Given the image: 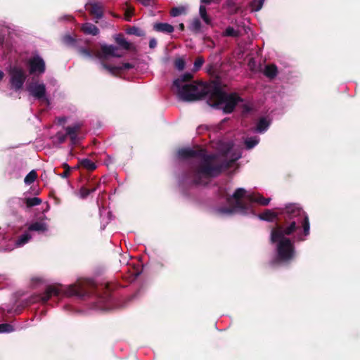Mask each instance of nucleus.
<instances>
[{
	"mask_svg": "<svg viewBox=\"0 0 360 360\" xmlns=\"http://www.w3.org/2000/svg\"><path fill=\"white\" fill-rule=\"evenodd\" d=\"M192 77V74L185 73L173 82V90L182 100L194 101L208 96V104L213 108L222 110L226 113L232 112L236 105L241 101L237 94H226L217 81L209 84L196 82L187 83Z\"/></svg>",
	"mask_w": 360,
	"mask_h": 360,
	"instance_id": "f257e3e1",
	"label": "nucleus"
},
{
	"mask_svg": "<svg viewBox=\"0 0 360 360\" xmlns=\"http://www.w3.org/2000/svg\"><path fill=\"white\" fill-rule=\"evenodd\" d=\"M288 225L278 226L271 231V240L277 243L278 257L281 261L288 262L295 256L292 243L286 238L293 234L297 240H304L309 234V222L306 213L298 206L290 205L285 207Z\"/></svg>",
	"mask_w": 360,
	"mask_h": 360,
	"instance_id": "f03ea898",
	"label": "nucleus"
},
{
	"mask_svg": "<svg viewBox=\"0 0 360 360\" xmlns=\"http://www.w3.org/2000/svg\"><path fill=\"white\" fill-rule=\"evenodd\" d=\"M223 156L227 160L221 163L222 157L220 155H205L202 150L198 151L189 148H181L178 150L179 158H195L198 165L192 169L193 181L198 184H205L209 178L218 175L223 168L228 167L231 163L238 160L241 155L240 151H236L233 145L227 143L222 149Z\"/></svg>",
	"mask_w": 360,
	"mask_h": 360,
	"instance_id": "7ed1b4c3",
	"label": "nucleus"
},
{
	"mask_svg": "<svg viewBox=\"0 0 360 360\" xmlns=\"http://www.w3.org/2000/svg\"><path fill=\"white\" fill-rule=\"evenodd\" d=\"M221 196L226 198L228 207H220L219 213L222 215L231 214L233 212L248 213L250 210V203L256 202L262 205H267L271 199L265 198L259 194H248L242 188H238L232 195L226 191L221 192Z\"/></svg>",
	"mask_w": 360,
	"mask_h": 360,
	"instance_id": "20e7f679",
	"label": "nucleus"
},
{
	"mask_svg": "<svg viewBox=\"0 0 360 360\" xmlns=\"http://www.w3.org/2000/svg\"><path fill=\"white\" fill-rule=\"evenodd\" d=\"M88 284V282H82L68 287L49 286L41 297V300L45 303L52 297H58L61 294L66 296L84 297L89 295V290L87 289Z\"/></svg>",
	"mask_w": 360,
	"mask_h": 360,
	"instance_id": "39448f33",
	"label": "nucleus"
},
{
	"mask_svg": "<svg viewBox=\"0 0 360 360\" xmlns=\"http://www.w3.org/2000/svg\"><path fill=\"white\" fill-rule=\"evenodd\" d=\"M123 56V52L117 46L112 45H103L97 57L101 60L102 66L111 74H116L122 70H129L132 65L129 63H124L117 65L107 64L105 60L110 58H120Z\"/></svg>",
	"mask_w": 360,
	"mask_h": 360,
	"instance_id": "423d86ee",
	"label": "nucleus"
},
{
	"mask_svg": "<svg viewBox=\"0 0 360 360\" xmlns=\"http://www.w3.org/2000/svg\"><path fill=\"white\" fill-rule=\"evenodd\" d=\"M10 83L15 90H19L22 87L26 76L24 70L22 68L14 66L9 70Z\"/></svg>",
	"mask_w": 360,
	"mask_h": 360,
	"instance_id": "0eeeda50",
	"label": "nucleus"
},
{
	"mask_svg": "<svg viewBox=\"0 0 360 360\" xmlns=\"http://www.w3.org/2000/svg\"><path fill=\"white\" fill-rule=\"evenodd\" d=\"M27 91L36 99L49 103L46 95V86L43 83L32 82L28 85Z\"/></svg>",
	"mask_w": 360,
	"mask_h": 360,
	"instance_id": "6e6552de",
	"label": "nucleus"
},
{
	"mask_svg": "<svg viewBox=\"0 0 360 360\" xmlns=\"http://www.w3.org/2000/svg\"><path fill=\"white\" fill-rule=\"evenodd\" d=\"M30 73L33 75H41L45 71V63L39 56H34L28 60Z\"/></svg>",
	"mask_w": 360,
	"mask_h": 360,
	"instance_id": "1a4fd4ad",
	"label": "nucleus"
},
{
	"mask_svg": "<svg viewBox=\"0 0 360 360\" xmlns=\"http://www.w3.org/2000/svg\"><path fill=\"white\" fill-rule=\"evenodd\" d=\"M80 127L81 125L77 123L66 128V133L70 136L71 142L74 145L77 144L79 141L77 132Z\"/></svg>",
	"mask_w": 360,
	"mask_h": 360,
	"instance_id": "9d476101",
	"label": "nucleus"
},
{
	"mask_svg": "<svg viewBox=\"0 0 360 360\" xmlns=\"http://www.w3.org/2000/svg\"><path fill=\"white\" fill-rule=\"evenodd\" d=\"M86 9L95 16L96 19H99L103 15V9L100 4L88 3L86 4Z\"/></svg>",
	"mask_w": 360,
	"mask_h": 360,
	"instance_id": "9b49d317",
	"label": "nucleus"
},
{
	"mask_svg": "<svg viewBox=\"0 0 360 360\" xmlns=\"http://www.w3.org/2000/svg\"><path fill=\"white\" fill-rule=\"evenodd\" d=\"M199 15H200V18H202V20H203V22L206 25L212 26V27L213 26L212 18L207 14V10H206V7L204 5H202V4H201L200 6V8H199Z\"/></svg>",
	"mask_w": 360,
	"mask_h": 360,
	"instance_id": "f8f14e48",
	"label": "nucleus"
},
{
	"mask_svg": "<svg viewBox=\"0 0 360 360\" xmlns=\"http://www.w3.org/2000/svg\"><path fill=\"white\" fill-rule=\"evenodd\" d=\"M155 30L165 33H172L174 32V27L168 23H156L154 25Z\"/></svg>",
	"mask_w": 360,
	"mask_h": 360,
	"instance_id": "ddd939ff",
	"label": "nucleus"
},
{
	"mask_svg": "<svg viewBox=\"0 0 360 360\" xmlns=\"http://www.w3.org/2000/svg\"><path fill=\"white\" fill-rule=\"evenodd\" d=\"M240 34V30L239 27H233L229 26L227 27L224 31L221 33L222 37H238Z\"/></svg>",
	"mask_w": 360,
	"mask_h": 360,
	"instance_id": "4468645a",
	"label": "nucleus"
},
{
	"mask_svg": "<svg viewBox=\"0 0 360 360\" xmlns=\"http://www.w3.org/2000/svg\"><path fill=\"white\" fill-rule=\"evenodd\" d=\"M82 31L87 34L97 35L99 32L98 29L93 24L86 22L82 26Z\"/></svg>",
	"mask_w": 360,
	"mask_h": 360,
	"instance_id": "2eb2a0df",
	"label": "nucleus"
},
{
	"mask_svg": "<svg viewBox=\"0 0 360 360\" xmlns=\"http://www.w3.org/2000/svg\"><path fill=\"white\" fill-rule=\"evenodd\" d=\"M189 30L195 33H199L202 30V23L199 18H194L190 22L188 26Z\"/></svg>",
	"mask_w": 360,
	"mask_h": 360,
	"instance_id": "dca6fc26",
	"label": "nucleus"
},
{
	"mask_svg": "<svg viewBox=\"0 0 360 360\" xmlns=\"http://www.w3.org/2000/svg\"><path fill=\"white\" fill-rule=\"evenodd\" d=\"M47 230L46 224L41 221H37L30 224L28 227L29 231L44 232Z\"/></svg>",
	"mask_w": 360,
	"mask_h": 360,
	"instance_id": "f3484780",
	"label": "nucleus"
},
{
	"mask_svg": "<svg viewBox=\"0 0 360 360\" xmlns=\"http://www.w3.org/2000/svg\"><path fill=\"white\" fill-rule=\"evenodd\" d=\"M270 124V121L266 118H261L256 127V131L259 133L265 131Z\"/></svg>",
	"mask_w": 360,
	"mask_h": 360,
	"instance_id": "a211bd4d",
	"label": "nucleus"
},
{
	"mask_svg": "<svg viewBox=\"0 0 360 360\" xmlns=\"http://www.w3.org/2000/svg\"><path fill=\"white\" fill-rule=\"evenodd\" d=\"M32 238V236L30 233V231L25 232L24 234L20 236V238L17 240L15 245L16 247H21L28 243V241Z\"/></svg>",
	"mask_w": 360,
	"mask_h": 360,
	"instance_id": "6ab92c4d",
	"label": "nucleus"
},
{
	"mask_svg": "<svg viewBox=\"0 0 360 360\" xmlns=\"http://www.w3.org/2000/svg\"><path fill=\"white\" fill-rule=\"evenodd\" d=\"M277 74V68L274 65H268L264 68V75L270 78L274 77Z\"/></svg>",
	"mask_w": 360,
	"mask_h": 360,
	"instance_id": "aec40b11",
	"label": "nucleus"
},
{
	"mask_svg": "<svg viewBox=\"0 0 360 360\" xmlns=\"http://www.w3.org/2000/svg\"><path fill=\"white\" fill-rule=\"evenodd\" d=\"M259 218L262 220L273 221L276 219V214L271 210H266L259 215Z\"/></svg>",
	"mask_w": 360,
	"mask_h": 360,
	"instance_id": "412c9836",
	"label": "nucleus"
},
{
	"mask_svg": "<svg viewBox=\"0 0 360 360\" xmlns=\"http://www.w3.org/2000/svg\"><path fill=\"white\" fill-rule=\"evenodd\" d=\"M79 165L84 168L91 171L95 169L96 167L95 163L89 159L81 160L79 161Z\"/></svg>",
	"mask_w": 360,
	"mask_h": 360,
	"instance_id": "4be33fe9",
	"label": "nucleus"
},
{
	"mask_svg": "<svg viewBox=\"0 0 360 360\" xmlns=\"http://www.w3.org/2000/svg\"><path fill=\"white\" fill-rule=\"evenodd\" d=\"M187 8L186 6H181L179 7H174L172 8L170 11V14L173 17H176L186 13Z\"/></svg>",
	"mask_w": 360,
	"mask_h": 360,
	"instance_id": "5701e85b",
	"label": "nucleus"
},
{
	"mask_svg": "<svg viewBox=\"0 0 360 360\" xmlns=\"http://www.w3.org/2000/svg\"><path fill=\"white\" fill-rule=\"evenodd\" d=\"M259 139L257 136L247 138L245 140V144L248 149H251L258 144Z\"/></svg>",
	"mask_w": 360,
	"mask_h": 360,
	"instance_id": "b1692460",
	"label": "nucleus"
},
{
	"mask_svg": "<svg viewBox=\"0 0 360 360\" xmlns=\"http://www.w3.org/2000/svg\"><path fill=\"white\" fill-rule=\"evenodd\" d=\"M115 41L118 45L125 50H128L130 48V44L122 36L118 35L115 37Z\"/></svg>",
	"mask_w": 360,
	"mask_h": 360,
	"instance_id": "393cba45",
	"label": "nucleus"
},
{
	"mask_svg": "<svg viewBox=\"0 0 360 360\" xmlns=\"http://www.w3.org/2000/svg\"><path fill=\"white\" fill-rule=\"evenodd\" d=\"M37 177V172L34 170H32L25 178L24 181L27 185H30L33 183Z\"/></svg>",
	"mask_w": 360,
	"mask_h": 360,
	"instance_id": "a878e982",
	"label": "nucleus"
},
{
	"mask_svg": "<svg viewBox=\"0 0 360 360\" xmlns=\"http://www.w3.org/2000/svg\"><path fill=\"white\" fill-rule=\"evenodd\" d=\"M264 2V0H252L250 4L251 10L252 11H259L262 8Z\"/></svg>",
	"mask_w": 360,
	"mask_h": 360,
	"instance_id": "bb28decb",
	"label": "nucleus"
},
{
	"mask_svg": "<svg viewBox=\"0 0 360 360\" xmlns=\"http://www.w3.org/2000/svg\"><path fill=\"white\" fill-rule=\"evenodd\" d=\"M41 200L39 198L34 197L27 198L26 200V205L27 207H33L41 204Z\"/></svg>",
	"mask_w": 360,
	"mask_h": 360,
	"instance_id": "cd10ccee",
	"label": "nucleus"
},
{
	"mask_svg": "<svg viewBox=\"0 0 360 360\" xmlns=\"http://www.w3.org/2000/svg\"><path fill=\"white\" fill-rule=\"evenodd\" d=\"M13 328L11 325L8 323L0 324V333H9L13 330Z\"/></svg>",
	"mask_w": 360,
	"mask_h": 360,
	"instance_id": "c85d7f7f",
	"label": "nucleus"
},
{
	"mask_svg": "<svg viewBox=\"0 0 360 360\" xmlns=\"http://www.w3.org/2000/svg\"><path fill=\"white\" fill-rule=\"evenodd\" d=\"M96 189H89L86 188H82L79 191V195L82 198L87 197L91 193L94 192Z\"/></svg>",
	"mask_w": 360,
	"mask_h": 360,
	"instance_id": "c756f323",
	"label": "nucleus"
},
{
	"mask_svg": "<svg viewBox=\"0 0 360 360\" xmlns=\"http://www.w3.org/2000/svg\"><path fill=\"white\" fill-rule=\"evenodd\" d=\"M174 65L176 68H177L179 70H181L185 67V61L181 58H178L174 61Z\"/></svg>",
	"mask_w": 360,
	"mask_h": 360,
	"instance_id": "7c9ffc66",
	"label": "nucleus"
},
{
	"mask_svg": "<svg viewBox=\"0 0 360 360\" xmlns=\"http://www.w3.org/2000/svg\"><path fill=\"white\" fill-rule=\"evenodd\" d=\"M204 63V59L202 57H198L194 62L193 70H198Z\"/></svg>",
	"mask_w": 360,
	"mask_h": 360,
	"instance_id": "2f4dec72",
	"label": "nucleus"
},
{
	"mask_svg": "<svg viewBox=\"0 0 360 360\" xmlns=\"http://www.w3.org/2000/svg\"><path fill=\"white\" fill-rule=\"evenodd\" d=\"M129 33L131 34L136 35V36H143L144 35L143 30H142L141 29L138 28V27L131 28Z\"/></svg>",
	"mask_w": 360,
	"mask_h": 360,
	"instance_id": "473e14b6",
	"label": "nucleus"
},
{
	"mask_svg": "<svg viewBox=\"0 0 360 360\" xmlns=\"http://www.w3.org/2000/svg\"><path fill=\"white\" fill-rule=\"evenodd\" d=\"M64 168L65 169V171L60 174V176L63 178H66L70 174V167L67 164H65Z\"/></svg>",
	"mask_w": 360,
	"mask_h": 360,
	"instance_id": "72a5a7b5",
	"label": "nucleus"
},
{
	"mask_svg": "<svg viewBox=\"0 0 360 360\" xmlns=\"http://www.w3.org/2000/svg\"><path fill=\"white\" fill-rule=\"evenodd\" d=\"M157 45V41L155 39H151L150 40V42H149V46L151 48V49H153Z\"/></svg>",
	"mask_w": 360,
	"mask_h": 360,
	"instance_id": "f704fd0d",
	"label": "nucleus"
},
{
	"mask_svg": "<svg viewBox=\"0 0 360 360\" xmlns=\"http://www.w3.org/2000/svg\"><path fill=\"white\" fill-rule=\"evenodd\" d=\"M81 53L82 55H84V56H86V57H91V53L88 50H86V49L81 50Z\"/></svg>",
	"mask_w": 360,
	"mask_h": 360,
	"instance_id": "c9c22d12",
	"label": "nucleus"
},
{
	"mask_svg": "<svg viewBox=\"0 0 360 360\" xmlns=\"http://www.w3.org/2000/svg\"><path fill=\"white\" fill-rule=\"evenodd\" d=\"M64 40L66 43H70V42L73 41V39L70 36H65L64 37Z\"/></svg>",
	"mask_w": 360,
	"mask_h": 360,
	"instance_id": "e433bc0d",
	"label": "nucleus"
},
{
	"mask_svg": "<svg viewBox=\"0 0 360 360\" xmlns=\"http://www.w3.org/2000/svg\"><path fill=\"white\" fill-rule=\"evenodd\" d=\"M138 1H140L144 6H148V5H149L150 1L151 0H138Z\"/></svg>",
	"mask_w": 360,
	"mask_h": 360,
	"instance_id": "4c0bfd02",
	"label": "nucleus"
},
{
	"mask_svg": "<svg viewBox=\"0 0 360 360\" xmlns=\"http://www.w3.org/2000/svg\"><path fill=\"white\" fill-rule=\"evenodd\" d=\"M179 29L181 31H183L184 30V25L183 23H180L179 25Z\"/></svg>",
	"mask_w": 360,
	"mask_h": 360,
	"instance_id": "58836bf2",
	"label": "nucleus"
},
{
	"mask_svg": "<svg viewBox=\"0 0 360 360\" xmlns=\"http://www.w3.org/2000/svg\"><path fill=\"white\" fill-rule=\"evenodd\" d=\"M212 0H201V3H203V4H210L212 2Z\"/></svg>",
	"mask_w": 360,
	"mask_h": 360,
	"instance_id": "ea45409f",
	"label": "nucleus"
},
{
	"mask_svg": "<svg viewBox=\"0 0 360 360\" xmlns=\"http://www.w3.org/2000/svg\"><path fill=\"white\" fill-rule=\"evenodd\" d=\"M3 76H4V73L2 71L0 70V81L1 80V79L3 78Z\"/></svg>",
	"mask_w": 360,
	"mask_h": 360,
	"instance_id": "a19ab883",
	"label": "nucleus"
},
{
	"mask_svg": "<svg viewBox=\"0 0 360 360\" xmlns=\"http://www.w3.org/2000/svg\"><path fill=\"white\" fill-rule=\"evenodd\" d=\"M207 40L210 41L211 42V44H212V46H214V42L213 41H212L210 38H207Z\"/></svg>",
	"mask_w": 360,
	"mask_h": 360,
	"instance_id": "79ce46f5",
	"label": "nucleus"
},
{
	"mask_svg": "<svg viewBox=\"0 0 360 360\" xmlns=\"http://www.w3.org/2000/svg\"><path fill=\"white\" fill-rule=\"evenodd\" d=\"M65 140V138L63 137V139H60V142H63Z\"/></svg>",
	"mask_w": 360,
	"mask_h": 360,
	"instance_id": "37998d69",
	"label": "nucleus"
}]
</instances>
